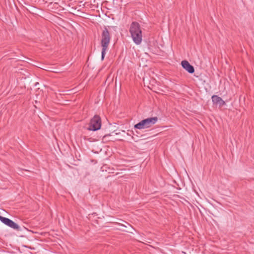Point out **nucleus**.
<instances>
[{
  "label": "nucleus",
  "instance_id": "nucleus-14",
  "mask_svg": "<svg viewBox=\"0 0 254 254\" xmlns=\"http://www.w3.org/2000/svg\"><path fill=\"white\" fill-rule=\"evenodd\" d=\"M163 127H168L167 126H163Z\"/></svg>",
  "mask_w": 254,
  "mask_h": 254
},
{
  "label": "nucleus",
  "instance_id": "nucleus-3",
  "mask_svg": "<svg viewBox=\"0 0 254 254\" xmlns=\"http://www.w3.org/2000/svg\"><path fill=\"white\" fill-rule=\"evenodd\" d=\"M157 121L158 118L157 117L148 118L144 119L138 123L135 124L134 126V127H144V126H146V127H149V126L155 124Z\"/></svg>",
  "mask_w": 254,
  "mask_h": 254
},
{
  "label": "nucleus",
  "instance_id": "nucleus-4",
  "mask_svg": "<svg viewBox=\"0 0 254 254\" xmlns=\"http://www.w3.org/2000/svg\"><path fill=\"white\" fill-rule=\"evenodd\" d=\"M0 221L14 230L18 231H21L22 230L21 228L17 224L9 218L0 216Z\"/></svg>",
  "mask_w": 254,
  "mask_h": 254
},
{
  "label": "nucleus",
  "instance_id": "nucleus-5",
  "mask_svg": "<svg viewBox=\"0 0 254 254\" xmlns=\"http://www.w3.org/2000/svg\"><path fill=\"white\" fill-rule=\"evenodd\" d=\"M101 119L99 116L95 115L90 120L89 127H101Z\"/></svg>",
  "mask_w": 254,
  "mask_h": 254
},
{
  "label": "nucleus",
  "instance_id": "nucleus-10",
  "mask_svg": "<svg viewBox=\"0 0 254 254\" xmlns=\"http://www.w3.org/2000/svg\"><path fill=\"white\" fill-rule=\"evenodd\" d=\"M143 128H137V127H135V128H134V130L137 132V129H142Z\"/></svg>",
  "mask_w": 254,
  "mask_h": 254
},
{
  "label": "nucleus",
  "instance_id": "nucleus-13",
  "mask_svg": "<svg viewBox=\"0 0 254 254\" xmlns=\"http://www.w3.org/2000/svg\"><path fill=\"white\" fill-rule=\"evenodd\" d=\"M122 131V132L123 133H125V130H121Z\"/></svg>",
  "mask_w": 254,
  "mask_h": 254
},
{
  "label": "nucleus",
  "instance_id": "nucleus-9",
  "mask_svg": "<svg viewBox=\"0 0 254 254\" xmlns=\"http://www.w3.org/2000/svg\"><path fill=\"white\" fill-rule=\"evenodd\" d=\"M89 131H97L101 129V128H87Z\"/></svg>",
  "mask_w": 254,
  "mask_h": 254
},
{
  "label": "nucleus",
  "instance_id": "nucleus-1",
  "mask_svg": "<svg viewBox=\"0 0 254 254\" xmlns=\"http://www.w3.org/2000/svg\"><path fill=\"white\" fill-rule=\"evenodd\" d=\"M133 42L136 45H139L142 42V34L140 24L136 21H133L129 29Z\"/></svg>",
  "mask_w": 254,
  "mask_h": 254
},
{
  "label": "nucleus",
  "instance_id": "nucleus-12",
  "mask_svg": "<svg viewBox=\"0 0 254 254\" xmlns=\"http://www.w3.org/2000/svg\"><path fill=\"white\" fill-rule=\"evenodd\" d=\"M126 224H127L128 226H129V227H131V226H130V225L128 223H127V222H126Z\"/></svg>",
  "mask_w": 254,
  "mask_h": 254
},
{
  "label": "nucleus",
  "instance_id": "nucleus-6",
  "mask_svg": "<svg viewBox=\"0 0 254 254\" xmlns=\"http://www.w3.org/2000/svg\"><path fill=\"white\" fill-rule=\"evenodd\" d=\"M182 67L190 73H193L194 72V67L186 60L182 61L181 62Z\"/></svg>",
  "mask_w": 254,
  "mask_h": 254
},
{
  "label": "nucleus",
  "instance_id": "nucleus-8",
  "mask_svg": "<svg viewBox=\"0 0 254 254\" xmlns=\"http://www.w3.org/2000/svg\"><path fill=\"white\" fill-rule=\"evenodd\" d=\"M211 99L214 104L219 105L220 107H222L225 105V101L217 95H213Z\"/></svg>",
  "mask_w": 254,
  "mask_h": 254
},
{
  "label": "nucleus",
  "instance_id": "nucleus-7",
  "mask_svg": "<svg viewBox=\"0 0 254 254\" xmlns=\"http://www.w3.org/2000/svg\"><path fill=\"white\" fill-rule=\"evenodd\" d=\"M121 132H120V130L116 129L112 132L110 134H105L102 130H100L99 132H98V136L97 137H99V138L103 137L105 138L108 136H115L116 135H118L119 134H121Z\"/></svg>",
  "mask_w": 254,
  "mask_h": 254
},
{
  "label": "nucleus",
  "instance_id": "nucleus-11",
  "mask_svg": "<svg viewBox=\"0 0 254 254\" xmlns=\"http://www.w3.org/2000/svg\"><path fill=\"white\" fill-rule=\"evenodd\" d=\"M121 226H124V227H127V226L125 225H124V224H121Z\"/></svg>",
  "mask_w": 254,
  "mask_h": 254
},
{
  "label": "nucleus",
  "instance_id": "nucleus-2",
  "mask_svg": "<svg viewBox=\"0 0 254 254\" xmlns=\"http://www.w3.org/2000/svg\"><path fill=\"white\" fill-rule=\"evenodd\" d=\"M111 40V36L109 31L106 26H105L101 34V46L102 47L101 52V60L104 59L106 52L108 49Z\"/></svg>",
  "mask_w": 254,
  "mask_h": 254
}]
</instances>
